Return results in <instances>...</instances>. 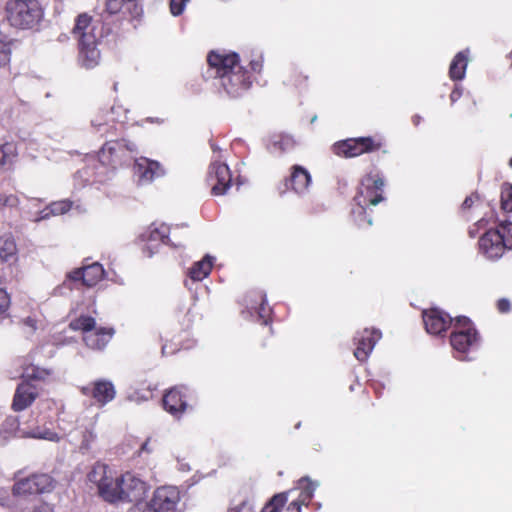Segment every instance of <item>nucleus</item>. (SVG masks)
<instances>
[{
  "instance_id": "1",
  "label": "nucleus",
  "mask_w": 512,
  "mask_h": 512,
  "mask_svg": "<svg viewBox=\"0 0 512 512\" xmlns=\"http://www.w3.org/2000/svg\"><path fill=\"white\" fill-rule=\"evenodd\" d=\"M208 63L215 70L220 85L231 97H238L251 85L250 76L240 65L236 53L211 52Z\"/></svg>"
},
{
  "instance_id": "2",
  "label": "nucleus",
  "mask_w": 512,
  "mask_h": 512,
  "mask_svg": "<svg viewBox=\"0 0 512 512\" xmlns=\"http://www.w3.org/2000/svg\"><path fill=\"white\" fill-rule=\"evenodd\" d=\"M102 26L99 20H94L88 14H80L72 30L77 39L80 60L86 68H94L100 61L98 43L102 36Z\"/></svg>"
},
{
  "instance_id": "3",
  "label": "nucleus",
  "mask_w": 512,
  "mask_h": 512,
  "mask_svg": "<svg viewBox=\"0 0 512 512\" xmlns=\"http://www.w3.org/2000/svg\"><path fill=\"white\" fill-rule=\"evenodd\" d=\"M384 181L382 178L368 175L363 178L357 195L354 197L355 207L352 215L359 227L371 226L372 219L366 218L368 206H375L383 200Z\"/></svg>"
},
{
  "instance_id": "4",
  "label": "nucleus",
  "mask_w": 512,
  "mask_h": 512,
  "mask_svg": "<svg viewBox=\"0 0 512 512\" xmlns=\"http://www.w3.org/2000/svg\"><path fill=\"white\" fill-rule=\"evenodd\" d=\"M42 17L43 10L36 0H9L6 4V18L13 27L31 29Z\"/></svg>"
},
{
  "instance_id": "5",
  "label": "nucleus",
  "mask_w": 512,
  "mask_h": 512,
  "mask_svg": "<svg viewBox=\"0 0 512 512\" xmlns=\"http://www.w3.org/2000/svg\"><path fill=\"white\" fill-rule=\"evenodd\" d=\"M450 343L459 360L468 359L467 354L479 348V335L467 317L463 316L455 319Z\"/></svg>"
},
{
  "instance_id": "6",
  "label": "nucleus",
  "mask_w": 512,
  "mask_h": 512,
  "mask_svg": "<svg viewBox=\"0 0 512 512\" xmlns=\"http://www.w3.org/2000/svg\"><path fill=\"white\" fill-rule=\"evenodd\" d=\"M88 481L95 485L98 495L106 502L119 503L120 475L108 465L96 463L87 475Z\"/></svg>"
},
{
  "instance_id": "7",
  "label": "nucleus",
  "mask_w": 512,
  "mask_h": 512,
  "mask_svg": "<svg viewBox=\"0 0 512 512\" xmlns=\"http://www.w3.org/2000/svg\"><path fill=\"white\" fill-rule=\"evenodd\" d=\"M179 501L180 492L176 487L162 486L154 491L149 502L138 503L131 512H171Z\"/></svg>"
},
{
  "instance_id": "8",
  "label": "nucleus",
  "mask_w": 512,
  "mask_h": 512,
  "mask_svg": "<svg viewBox=\"0 0 512 512\" xmlns=\"http://www.w3.org/2000/svg\"><path fill=\"white\" fill-rule=\"evenodd\" d=\"M73 330L84 332L83 340L86 345L94 350L103 349L113 336V329L96 328L95 319L89 316H81L70 323Z\"/></svg>"
},
{
  "instance_id": "9",
  "label": "nucleus",
  "mask_w": 512,
  "mask_h": 512,
  "mask_svg": "<svg viewBox=\"0 0 512 512\" xmlns=\"http://www.w3.org/2000/svg\"><path fill=\"white\" fill-rule=\"evenodd\" d=\"M135 143L126 139L107 141L98 153L101 164L115 165L121 162L128 152H135Z\"/></svg>"
},
{
  "instance_id": "10",
  "label": "nucleus",
  "mask_w": 512,
  "mask_h": 512,
  "mask_svg": "<svg viewBox=\"0 0 512 512\" xmlns=\"http://www.w3.org/2000/svg\"><path fill=\"white\" fill-rule=\"evenodd\" d=\"M381 144L370 137L347 139L334 145V152L339 156L355 157L379 149Z\"/></svg>"
},
{
  "instance_id": "11",
  "label": "nucleus",
  "mask_w": 512,
  "mask_h": 512,
  "mask_svg": "<svg viewBox=\"0 0 512 512\" xmlns=\"http://www.w3.org/2000/svg\"><path fill=\"white\" fill-rule=\"evenodd\" d=\"M119 502L139 501L147 492V484L132 473L120 475Z\"/></svg>"
},
{
  "instance_id": "12",
  "label": "nucleus",
  "mask_w": 512,
  "mask_h": 512,
  "mask_svg": "<svg viewBox=\"0 0 512 512\" xmlns=\"http://www.w3.org/2000/svg\"><path fill=\"white\" fill-rule=\"evenodd\" d=\"M481 253L488 259L497 260L501 258L508 247L505 244L500 230H488L479 240Z\"/></svg>"
},
{
  "instance_id": "13",
  "label": "nucleus",
  "mask_w": 512,
  "mask_h": 512,
  "mask_svg": "<svg viewBox=\"0 0 512 512\" xmlns=\"http://www.w3.org/2000/svg\"><path fill=\"white\" fill-rule=\"evenodd\" d=\"M208 181L214 195H223L231 185V172L229 167L222 162L211 163L208 173Z\"/></svg>"
},
{
  "instance_id": "14",
  "label": "nucleus",
  "mask_w": 512,
  "mask_h": 512,
  "mask_svg": "<svg viewBox=\"0 0 512 512\" xmlns=\"http://www.w3.org/2000/svg\"><path fill=\"white\" fill-rule=\"evenodd\" d=\"M40 199L33 198L30 200L29 205L25 213L28 215L29 219L33 222H40L42 220L48 219L50 216L54 215H62L68 212L71 208V203L67 200H62L58 202H54L44 209L33 213V209L38 208L40 204Z\"/></svg>"
},
{
  "instance_id": "15",
  "label": "nucleus",
  "mask_w": 512,
  "mask_h": 512,
  "mask_svg": "<svg viewBox=\"0 0 512 512\" xmlns=\"http://www.w3.org/2000/svg\"><path fill=\"white\" fill-rule=\"evenodd\" d=\"M134 173L138 183L146 185L163 176L165 171L159 162L140 157L135 160Z\"/></svg>"
},
{
  "instance_id": "16",
  "label": "nucleus",
  "mask_w": 512,
  "mask_h": 512,
  "mask_svg": "<svg viewBox=\"0 0 512 512\" xmlns=\"http://www.w3.org/2000/svg\"><path fill=\"white\" fill-rule=\"evenodd\" d=\"M381 337V332L375 329H364L359 333L355 337L356 349L354 351V356L356 359L361 362L366 361Z\"/></svg>"
},
{
  "instance_id": "17",
  "label": "nucleus",
  "mask_w": 512,
  "mask_h": 512,
  "mask_svg": "<svg viewBox=\"0 0 512 512\" xmlns=\"http://www.w3.org/2000/svg\"><path fill=\"white\" fill-rule=\"evenodd\" d=\"M83 394L91 396L99 406L111 402L116 396V390L112 382L108 380H97L91 387H84Z\"/></svg>"
},
{
  "instance_id": "18",
  "label": "nucleus",
  "mask_w": 512,
  "mask_h": 512,
  "mask_svg": "<svg viewBox=\"0 0 512 512\" xmlns=\"http://www.w3.org/2000/svg\"><path fill=\"white\" fill-rule=\"evenodd\" d=\"M423 322L429 334L437 335L445 331L448 325L453 323V320L438 309H430L423 312Z\"/></svg>"
},
{
  "instance_id": "19",
  "label": "nucleus",
  "mask_w": 512,
  "mask_h": 512,
  "mask_svg": "<svg viewBox=\"0 0 512 512\" xmlns=\"http://www.w3.org/2000/svg\"><path fill=\"white\" fill-rule=\"evenodd\" d=\"M104 276V269L101 264L93 263L82 269H77L68 274V278L73 281L81 280L84 285L91 287L96 285Z\"/></svg>"
},
{
  "instance_id": "20",
  "label": "nucleus",
  "mask_w": 512,
  "mask_h": 512,
  "mask_svg": "<svg viewBox=\"0 0 512 512\" xmlns=\"http://www.w3.org/2000/svg\"><path fill=\"white\" fill-rule=\"evenodd\" d=\"M288 183L291 190L303 196L308 192L311 185V175L304 167L294 165Z\"/></svg>"
},
{
  "instance_id": "21",
  "label": "nucleus",
  "mask_w": 512,
  "mask_h": 512,
  "mask_svg": "<svg viewBox=\"0 0 512 512\" xmlns=\"http://www.w3.org/2000/svg\"><path fill=\"white\" fill-rule=\"evenodd\" d=\"M37 396L36 387L29 382H22L18 385L12 407L15 411H22L26 409Z\"/></svg>"
},
{
  "instance_id": "22",
  "label": "nucleus",
  "mask_w": 512,
  "mask_h": 512,
  "mask_svg": "<svg viewBox=\"0 0 512 512\" xmlns=\"http://www.w3.org/2000/svg\"><path fill=\"white\" fill-rule=\"evenodd\" d=\"M184 398L185 394L178 387L169 390L163 397L165 410L173 416L179 417L187 409V403Z\"/></svg>"
},
{
  "instance_id": "23",
  "label": "nucleus",
  "mask_w": 512,
  "mask_h": 512,
  "mask_svg": "<svg viewBox=\"0 0 512 512\" xmlns=\"http://www.w3.org/2000/svg\"><path fill=\"white\" fill-rule=\"evenodd\" d=\"M319 486V482L312 481L309 477H303L298 481V489L301 490L300 499L292 501L288 509H293L296 512H301V505L308 504L312 499L315 490Z\"/></svg>"
},
{
  "instance_id": "24",
  "label": "nucleus",
  "mask_w": 512,
  "mask_h": 512,
  "mask_svg": "<svg viewBox=\"0 0 512 512\" xmlns=\"http://www.w3.org/2000/svg\"><path fill=\"white\" fill-rule=\"evenodd\" d=\"M106 8L110 14L121 12L133 18L140 16L142 12L137 0H106Z\"/></svg>"
},
{
  "instance_id": "25",
  "label": "nucleus",
  "mask_w": 512,
  "mask_h": 512,
  "mask_svg": "<svg viewBox=\"0 0 512 512\" xmlns=\"http://www.w3.org/2000/svg\"><path fill=\"white\" fill-rule=\"evenodd\" d=\"M215 258L210 255H205L203 259L195 262L192 267L188 269V277L192 282H198L205 279L211 272Z\"/></svg>"
},
{
  "instance_id": "26",
  "label": "nucleus",
  "mask_w": 512,
  "mask_h": 512,
  "mask_svg": "<svg viewBox=\"0 0 512 512\" xmlns=\"http://www.w3.org/2000/svg\"><path fill=\"white\" fill-rule=\"evenodd\" d=\"M468 54V50L461 51L453 58L449 68V75L452 80H462L465 77L469 62Z\"/></svg>"
},
{
  "instance_id": "27",
  "label": "nucleus",
  "mask_w": 512,
  "mask_h": 512,
  "mask_svg": "<svg viewBox=\"0 0 512 512\" xmlns=\"http://www.w3.org/2000/svg\"><path fill=\"white\" fill-rule=\"evenodd\" d=\"M295 145L294 139L285 134L274 135L268 145L271 154L281 155L293 149Z\"/></svg>"
},
{
  "instance_id": "28",
  "label": "nucleus",
  "mask_w": 512,
  "mask_h": 512,
  "mask_svg": "<svg viewBox=\"0 0 512 512\" xmlns=\"http://www.w3.org/2000/svg\"><path fill=\"white\" fill-rule=\"evenodd\" d=\"M168 233L169 227L167 225L160 224L156 226L153 224L141 235V237L143 241H147L149 243H160L167 239Z\"/></svg>"
},
{
  "instance_id": "29",
  "label": "nucleus",
  "mask_w": 512,
  "mask_h": 512,
  "mask_svg": "<svg viewBox=\"0 0 512 512\" xmlns=\"http://www.w3.org/2000/svg\"><path fill=\"white\" fill-rule=\"evenodd\" d=\"M17 247L14 238L11 234H4L0 236V259L8 261L16 254Z\"/></svg>"
},
{
  "instance_id": "30",
  "label": "nucleus",
  "mask_w": 512,
  "mask_h": 512,
  "mask_svg": "<svg viewBox=\"0 0 512 512\" xmlns=\"http://www.w3.org/2000/svg\"><path fill=\"white\" fill-rule=\"evenodd\" d=\"M20 433H21V436H23V437L44 439V440L53 441V442H57L60 439V437L58 436L57 433H55L54 431H52L51 429L46 428V427L41 428V427L37 426L27 432L20 431Z\"/></svg>"
},
{
  "instance_id": "31",
  "label": "nucleus",
  "mask_w": 512,
  "mask_h": 512,
  "mask_svg": "<svg viewBox=\"0 0 512 512\" xmlns=\"http://www.w3.org/2000/svg\"><path fill=\"white\" fill-rule=\"evenodd\" d=\"M12 493L15 496H22L28 494H37L34 480L31 477L17 481L12 487Z\"/></svg>"
},
{
  "instance_id": "32",
  "label": "nucleus",
  "mask_w": 512,
  "mask_h": 512,
  "mask_svg": "<svg viewBox=\"0 0 512 512\" xmlns=\"http://www.w3.org/2000/svg\"><path fill=\"white\" fill-rule=\"evenodd\" d=\"M32 478L38 493H49L55 488V481L48 474H36Z\"/></svg>"
},
{
  "instance_id": "33",
  "label": "nucleus",
  "mask_w": 512,
  "mask_h": 512,
  "mask_svg": "<svg viewBox=\"0 0 512 512\" xmlns=\"http://www.w3.org/2000/svg\"><path fill=\"white\" fill-rule=\"evenodd\" d=\"M96 439H97V434L94 430V424H93L90 428H86L82 432V440L79 445L80 452L81 453L89 452L92 449L93 444L95 443Z\"/></svg>"
},
{
  "instance_id": "34",
  "label": "nucleus",
  "mask_w": 512,
  "mask_h": 512,
  "mask_svg": "<svg viewBox=\"0 0 512 512\" xmlns=\"http://www.w3.org/2000/svg\"><path fill=\"white\" fill-rule=\"evenodd\" d=\"M288 492L278 493L264 506L262 512H279L288 499Z\"/></svg>"
},
{
  "instance_id": "35",
  "label": "nucleus",
  "mask_w": 512,
  "mask_h": 512,
  "mask_svg": "<svg viewBox=\"0 0 512 512\" xmlns=\"http://www.w3.org/2000/svg\"><path fill=\"white\" fill-rule=\"evenodd\" d=\"M502 209L507 212L512 211V185L505 184L501 190Z\"/></svg>"
},
{
  "instance_id": "36",
  "label": "nucleus",
  "mask_w": 512,
  "mask_h": 512,
  "mask_svg": "<svg viewBox=\"0 0 512 512\" xmlns=\"http://www.w3.org/2000/svg\"><path fill=\"white\" fill-rule=\"evenodd\" d=\"M20 204V199L17 195L0 192V209L3 208H16Z\"/></svg>"
},
{
  "instance_id": "37",
  "label": "nucleus",
  "mask_w": 512,
  "mask_h": 512,
  "mask_svg": "<svg viewBox=\"0 0 512 512\" xmlns=\"http://www.w3.org/2000/svg\"><path fill=\"white\" fill-rule=\"evenodd\" d=\"M127 110L121 105H114L109 112L110 120L113 122L124 123L127 120Z\"/></svg>"
},
{
  "instance_id": "38",
  "label": "nucleus",
  "mask_w": 512,
  "mask_h": 512,
  "mask_svg": "<svg viewBox=\"0 0 512 512\" xmlns=\"http://www.w3.org/2000/svg\"><path fill=\"white\" fill-rule=\"evenodd\" d=\"M497 230H500V234L503 236L508 249H512V222L501 223Z\"/></svg>"
},
{
  "instance_id": "39",
  "label": "nucleus",
  "mask_w": 512,
  "mask_h": 512,
  "mask_svg": "<svg viewBox=\"0 0 512 512\" xmlns=\"http://www.w3.org/2000/svg\"><path fill=\"white\" fill-rule=\"evenodd\" d=\"M259 299H260V304H259L258 308L252 304L250 306H248V308L251 310H257L259 318L262 319L263 324L266 325L268 323V320L266 319V317L268 316L270 310L268 308H266V306H265V302H266L265 296L259 295Z\"/></svg>"
},
{
  "instance_id": "40",
  "label": "nucleus",
  "mask_w": 512,
  "mask_h": 512,
  "mask_svg": "<svg viewBox=\"0 0 512 512\" xmlns=\"http://www.w3.org/2000/svg\"><path fill=\"white\" fill-rule=\"evenodd\" d=\"M12 153H13L12 145L5 144V145L0 146V172L4 170Z\"/></svg>"
},
{
  "instance_id": "41",
  "label": "nucleus",
  "mask_w": 512,
  "mask_h": 512,
  "mask_svg": "<svg viewBox=\"0 0 512 512\" xmlns=\"http://www.w3.org/2000/svg\"><path fill=\"white\" fill-rule=\"evenodd\" d=\"M46 374L45 370L38 367L26 368L23 372V376L33 379H43Z\"/></svg>"
},
{
  "instance_id": "42",
  "label": "nucleus",
  "mask_w": 512,
  "mask_h": 512,
  "mask_svg": "<svg viewBox=\"0 0 512 512\" xmlns=\"http://www.w3.org/2000/svg\"><path fill=\"white\" fill-rule=\"evenodd\" d=\"M189 0H170V11L172 15H180Z\"/></svg>"
},
{
  "instance_id": "43",
  "label": "nucleus",
  "mask_w": 512,
  "mask_h": 512,
  "mask_svg": "<svg viewBox=\"0 0 512 512\" xmlns=\"http://www.w3.org/2000/svg\"><path fill=\"white\" fill-rule=\"evenodd\" d=\"M10 55L11 51L9 46L4 42H0V67L10 62Z\"/></svg>"
},
{
  "instance_id": "44",
  "label": "nucleus",
  "mask_w": 512,
  "mask_h": 512,
  "mask_svg": "<svg viewBox=\"0 0 512 512\" xmlns=\"http://www.w3.org/2000/svg\"><path fill=\"white\" fill-rule=\"evenodd\" d=\"M18 427H19V423H18L17 419L8 418V419H6L5 423L3 424V429L0 431V434H2L4 432L12 434V433L16 432Z\"/></svg>"
},
{
  "instance_id": "45",
  "label": "nucleus",
  "mask_w": 512,
  "mask_h": 512,
  "mask_svg": "<svg viewBox=\"0 0 512 512\" xmlns=\"http://www.w3.org/2000/svg\"><path fill=\"white\" fill-rule=\"evenodd\" d=\"M10 306V296L6 290L0 288V314L4 313Z\"/></svg>"
},
{
  "instance_id": "46",
  "label": "nucleus",
  "mask_w": 512,
  "mask_h": 512,
  "mask_svg": "<svg viewBox=\"0 0 512 512\" xmlns=\"http://www.w3.org/2000/svg\"><path fill=\"white\" fill-rule=\"evenodd\" d=\"M22 324L28 329V333H34L37 330V320L32 316L24 318Z\"/></svg>"
},
{
  "instance_id": "47",
  "label": "nucleus",
  "mask_w": 512,
  "mask_h": 512,
  "mask_svg": "<svg viewBox=\"0 0 512 512\" xmlns=\"http://www.w3.org/2000/svg\"><path fill=\"white\" fill-rule=\"evenodd\" d=\"M151 438H147L141 445L138 455L141 456L143 453L151 454L153 447L150 445Z\"/></svg>"
},
{
  "instance_id": "48",
  "label": "nucleus",
  "mask_w": 512,
  "mask_h": 512,
  "mask_svg": "<svg viewBox=\"0 0 512 512\" xmlns=\"http://www.w3.org/2000/svg\"><path fill=\"white\" fill-rule=\"evenodd\" d=\"M31 512H54V509L51 505L47 503H42L35 506Z\"/></svg>"
},
{
  "instance_id": "49",
  "label": "nucleus",
  "mask_w": 512,
  "mask_h": 512,
  "mask_svg": "<svg viewBox=\"0 0 512 512\" xmlns=\"http://www.w3.org/2000/svg\"><path fill=\"white\" fill-rule=\"evenodd\" d=\"M498 309L501 312H507L510 309V303L506 299H501L498 301Z\"/></svg>"
},
{
  "instance_id": "50",
  "label": "nucleus",
  "mask_w": 512,
  "mask_h": 512,
  "mask_svg": "<svg viewBox=\"0 0 512 512\" xmlns=\"http://www.w3.org/2000/svg\"><path fill=\"white\" fill-rule=\"evenodd\" d=\"M252 506L253 504L251 503L250 500H244L241 502V504L239 506H237L234 510L235 512H241L242 510L248 508L249 510L252 509Z\"/></svg>"
},
{
  "instance_id": "51",
  "label": "nucleus",
  "mask_w": 512,
  "mask_h": 512,
  "mask_svg": "<svg viewBox=\"0 0 512 512\" xmlns=\"http://www.w3.org/2000/svg\"><path fill=\"white\" fill-rule=\"evenodd\" d=\"M462 95V90L459 86H456L454 90L451 92L450 99L452 102L457 101Z\"/></svg>"
},
{
  "instance_id": "52",
  "label": "nucleus",
  "mask_w": 512,
  "mask_h": 512,
  "mask_svg": "<svg viewBox=\"0 0 512 512\" xmlns=\"http://www.w3.org/2000/svg\"><path fill=\"white\" fill-rule=\"evenodd\" d=\"M473 203H474V197L473 196H469V197H467L464 200L462 206H463V208L468 209V208H470L473 205Z\"/></svg>"
},
{
  "instance_id": "53",
  "label": "nucleus",
  "mask_w": 512,
  "mask_h": 512,
  "mask_svg": "<svg viewBox=\"0 0 512 512\" xmlns=\"http://www.w3.org/2000/svg\"><path fill=\"white\" fill-rule=\"evenodd\" d=\"M104 122L102 121V117L97 116L95 119L92 120V125L94 127L100 128Z\"/></svg>"
},
{
  "instance_id": "54",
  "label": "nucleus",
  "mask_w": 512,
  "mask_h": 512,
  "mask_svg": "<svg viewBox=\"0 0 512 512\" xmlns=\"http://www.w3.org/2000/svg\"><path fill=\"white\" fill-rule=\"evenodd\" d=\"M262 64L260 61H251V68L253 71H260Z\"/></svg>"
},
{
  "instance_id": "55",
  "label": "nucleus",
  "mask_w": 512,
  "mask_h": 512,
  "mask_svg": "<svg viewBox=\"0 0 512 512\" xmlns=\"http://www.w3.org/2000/svg\"><path fill=\"white\" fill-rule=\"evenodd\" d=\"M484 222H485L484 220H480V221L478 222V225L482 227V226L484 225Z\"/></svg>"
},
{
  "instance_id": "56",
  "label": "nucleus",
  "mask_w": 512,
  "mask_h": 512,
  "mask_svg": "<svg viewBox=\"0 0 512 512\" xmlns=\"http://www.w3.org/2000/svg\"><path fill=\"white\" fill-rule=\"evenodd\" d=\"M185 286H186L187 288H189V289H190L189 281H188V280H187V281H185Z\"/></svg>"
},
{
  "instance_id": "57",
  "label": "nucleus",
  "mask_w": 512,
  "mask_h": 512,
  "mask_svg": "<svg viewBox=\"0 0 512 512\" xmlns=\"http://www.w3.org/2000/svg\"><path fill=\"white\" fill-rule=\"evenodd\" d=\"M509 165H510V167L512 168V158H511V159H510V161H509Z\"/></svg>"
},
{
  "instance_id": "58",
  "label": "nucleus",
  "mask_w": 512,
  "mask_h": 512,
  "mask_svg": "<svg viewBox=\"0 0 512 512\" xmlns=\"http://www.w3.org/2000/svg\"><path fill=\"white\" fill-rule=\"evenodd\" d=\"M129 512H131V509L129 510Z\"/></svg>"
}]
</instances>
